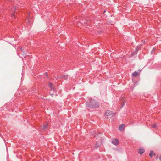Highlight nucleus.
<instances>
[{"label": "nucleus", "mask_w": 161, "mask_h": 161, "mask_svg": "<svg viewBox=\"0 0 161 161\" xmlns=\"http://www.w3.org/2000/svg\"><path fill=\"white\" fill-rule=\"evenodd\" d=\"M87 107L91 108H98L99 106V103L94 99L90 98L89 99L86 103Z\"/></svg>", "instance_id": "1"}, {"label": "nucleus", "mask_w": 161, "mask_h": 161, "mask_svg": "<svg viewBox=\"0 0 161 161\" xmlns=\"http://www.w3.org/2000/svg\"><path fill=\"white\" fill-rule=\"evenodd\" d=\"M116 113L113 112L112 111L110 110H107L105 113V116L108 117H111L116 114Z\"/></svg>", "instance_id": "2"}, {"label": "nucleus", "mask_w": 161, "mask_h": 161, "mask_svg": "<svg viewBox=\"0 0 161 161\" xmlns=\"http://www.w3.org/2000/svg\"><path fill=\"white\" fill-rule=\"evenodd\" d=\"M112 143L114 145H117L119 143V141L117 139H115L112 141Z\"/></svg>", "instance_id": "3"}, {"label": "nucleus", "mask_w": 161, "mask_h": 161, "mask_svg": "<svg viewBox=\"0 0 161 161\" xmlns=\"http://www.w3.org/2000/svg\"><path fill=\"white\" fill-rule=\"evenodd\" d=\"M124 126L125 125L123 124L119 126V130L121 131L123 130L124 129Z\"/></svg>", "instance_id": "4"}, {"label": "nucleus", "mask_w": 161, "mask_h": 161, "mask_svg": "<svg viewBox=\"0 0 161 161\" xmlns=\"http://www.w3.org/2000/svg\"><path fill=\"white\" fill-rule=\"evenodd\" d=\"M25 21L27 23H31V21L30 20V16H27L25 20Z\"/></svg>", "instance_id": "5"}, {"label": "nucleus", "mask_w": 161, "mask_h": 161, "mask_svg": "<svg viewBox=\"0 0 161 161\" xmlns=\"http://www.w3.org/2000/svg\"><path fill=\"white\" fill-rule=\"evenodd\" d=\"M132 75L133 76L136 77L138 75V73L137 71H135L132 73Z\"/></svg>", "instance_id": "6"}, {"label": "nucleus", "mask_w": 161, "mask_h": 161, "mask_svg": "<svg viewBox=\"0 0 161 161\" xmlns=\"http://www.w3.org/2000/svg\"><path fill=\"white\" fill-rule=\"evenodd\" d=\"M155 155V154L154 153V152L152 150V151H150L149 154V156L150 157L152 158L153 155Z\"/></svg>", "instance_id": "7"}, {"label": "nucleus", "mask_w": 161, "mask_h": 161, "mask_svg": "<svg viewBox=\"0 0 161 161\" xmlns=\"http://www.w3.org/2000/svg\"><path fill=\"white\" fill-rule=\"evenodd\" d=\"M144 152V150L143 148H140L139 150V153L140 154H142Z\"/></svg>", "instance_id": "8"}, {"label": "nucleus", "mask_w": 161, "mask_h": 161, "mask_svg": "<svg viewBox=\"0 0 161 161\" xmlns=\"http://www.w3.org/2000/svg\"><path fill=\"white\" fill-rule=\"evenodd\" d=\"M68 77V76L67 75H64L61 76L62 78L64 79V80L67 79Z\"/></svg>", "instance_id": "9"}, {"label": "nucleus", "mask_w": 161, "mask_h": 161, "mask_svg": "<svg viewBox=\"0 0 161 161\" xmlns=\"http://www.w3.org/2000/svg\"><path fill=\"white\" fill-rule=\"evenodd\" d=\"M48 125V124H46L43 125V126H42V128L43 129H46L47 128V127Z\"/></svg>", "instance_id": "10"}, {"label": "nucleus", "mask_w": 161, "mask_h": 161, "mask_svg": "<svg viewBox=\"0 0 161 161\" xmlns=\"http://www.w3.org/2000/svg\"><path fill=\"white\" fill-rule=\"evenodd\" d=\"M100 146V144L99 143H97L95 145V147L96 148H97L98 147H99Z\"/></svg>", "instance_id": "11"}, {"label": "nucleus", "mask_w": 161, "mask_h": 161, "mask_svg": "<svg viewBox=\"0 0 161 161\" xmlns=\"http://www.w3.org/2000/svg\"><path fill=\"white\" fill-rule=\"evenodd\" d=\"M156 124H154L151 125L152 127L153 128H155L156 127Z\"/></svg>", "instance_id": "12"}, {"label": "nucleus", "mask_w": 161, "mask_h": 161, "mask_svg": "<svg viewBox=\"0 0 161 161\" xmlns=\"http://www.w3.org/2000/svg\"><path fill=\"white\" fill-rule=\"evenodd\" d=\"M49 85L50 87L51 88V89H52V83H49Z\"/></svg>", "instance_id": "13"}, {"label": "nucleus", "mask_w": 161, "mask_h": 161, "mask_svg": "<svg viewBox=\"0 0 161 161\" xmlns=\"http://www.w3.org/2000/svg\"><path fill=\"white\" fill-rule=\"evenodd\" d=\"M154 51V48H153L151 51V53L152 54Z\"/></svg>", "instance_id": "14"}, {"label": "nucleus", "mask_w": 161, "mask_h": 161, "mask_svg": "<svg viewBox=\"0 0 161 161\" xmlns=\"http://www.w3.org/2000/svg\"><path fill=\"white\" fill-rule=\"evenodd\" d=\"M125 103L124 102H123V103H122V106H121V108L123 107V106H124V105L125 104Z\"/></svg>", "instance_id": "15"}, {"label": "nucleus", "mask_w": 161, "mask_h": 161, "mask_svg": "<svg viewBox=\"0 0 161 161\" xmlns=\"http://www.w3.org/2000/svg\"><path fill=\"white\" fill-rule=\"evenodd\" d=\"M136 51L135 52H136V54L137 53V52L138 51V48H137L136 49Z\"/></svg>", "instance_id": "16"}, {"label": "nucleus", "mask_w": 161, "mask_h": 161, "mask_svg": "<svg viewBox=\"0 0 161 161\" xmlns=\"http://www.w3.org/2000/svg\"><path fill=\"white\" fill-rule=\"evenodd\" d=\"M159 159L160 160V161H161V155H160L159 157Z\"/></svg>", "instance_id": "17"}, {"label": "nucleus", "mask_w": 161, "mask_h": 161, "mask_svg": "<svg viewBox=\"0 0 161 161\" xmlns=\"http://www.w3.org/2000/svg\"><path fill=\"white\" fill-rule=\"evenodd\" d=\"M14 10H16V6H15V7L13 8Z\"/></svg>", "instance_id": "18"}, {"label": "nucleus", "mask_w": 161, "mask_h": 161, "mask_svg": "<svg viewBox=\"0 0 161 161\" xmlns=\"http://www.w3.org/2000/svg\"><path fill=\"white\" fill-rule=\"evenodd\" d=\"M14 14H12V15L13 16H14Z\"/></svg>", "instance_id": "19"}]
</instances>
